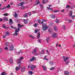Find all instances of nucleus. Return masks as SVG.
<instances>
[{"label": "nucleus", "instance_id": "obj_26", "mask_svg": "<svg viewBox=\"0 0 75 75\" xmlns=\"http://www.w3.org/2000/svg\"><path fill=\"white\" fill-rule=\"evenodd\" d=\"M23 16L24 17H27V16H28V14H27V13H25L23 15Z\"/></svg>", "mask_w": 75, "mask_h": 75}, {"label": "nucleus", "instance_id": "obj_42", "mask_svg": "<svg viewBox=\"0 0 75 75\" xmlns=\"http://www.w3.org/2000/svg\"><path fill=\"white\" fill-rule=\"evenodd\" d=\"M3 52V49L1 48H0V53H1Z\"/></svg>", "mask_w": 75, "mask_h": 75}, {"label": "nucleus", "instance_id": "obj_37", "mask_svg": "<svg viewBox=\"0 0 75 75\" xmlns=\"http://www.w3.org/2000/svg\"><path fill=\"white\" fill-rule=\"evenodd\" d=\"M33 51L34 53H35V52H36L37 51V49H33Z\"/></svg>", "mask_w": 75, "mask_h": 75}, {"label": "nucleus", "instance_id": "obj_22", "mask_svg": "<svg viewBox=\"0 0 75 75\" xmlns=\"http://www.w3.org/2000/svg\"><path fill=\"white\" fill-rule=\"evenodd\" d=\"M5 45L6 46L8 47V46H9V43H8V42H6L5 43Z\"/></svg>", "mask_w": 75, "mask_h": 75}, {"label": "nucleus", "instance_id": "obj_24", "mask_svg": "<svg viewBox=\"0 0 75 75\" xmlns=\"http://www.w3.org/2000/svg\"><path fill=\"white\" fill-rule=\"evenodd\" d=\"M38 31H40V30L39 29H37L35 30L34 33H37Z\"/></svg>", "mask_w": 75, "mask_h": 75}, {"label": "nucleus", "instance_id": "obj_59", "mask_svg": "<svg viewBox=\"0 0 75 75\" xmlns=\"http://www.w3.org/2000/svg\"><path fill=\"white\" fill-rule=\"evenodd\" d=\"M65 21H68V18H65Z\"/></svg>", "mask_w": 75, "mask_h": 75}, {"label": "nucleus", "instance_id": "obj_52", "mask_svg": "<svg viewBox=\"0 0 75 75\" xmlns=\"http://www.w3.org/2000/svg\"><path fill=\"white\" fill-rule=\"evenodd\" d=\"M3 28H6V27L5 26V25H3Z\"/></svg>", "mask_w": 75, "mask_h": 75}, {"label": "nucleus", "instance_id": "obj_29", "mask_svg": "<svg viewBox=\"0 0 75 75\" xmlns=\"http://www.w3.org/2000/svg\"><path fill=\"white\" fill-rule=\"evenodd\" d=\"M9 32L8 31L6 32V33H5V35L6 36H7V35H9Z\"/></svg>", "mask_w": 75, "mask_h": 75}, {"label": "nucleus", "instance_id": "obj_41", "mask_svg": "<svg viewBox=\"0 0 75 75\" xmlns=\"http://www.w3.org/2000/svg\"><path fill=\"white\" fill-rule=\"evenodd\" d=\"M50 66L52 65H53V62H50Z\"/></svg>", "mask_w": 75, "mask_h": 75}, {"label": "nucleus", "instance_id": "obj_2", "mask_svg": "<svg viewBox=\"0 0 75 75\" xmlns=\"http://www.w3.org/2000/svg\"><path fill=\"white\" fill-rule=\"evenodd\" d=\"M20 31V29H19V28H18V30L17 29H16L15 30V33L13 34V35H14L15 36H17L18 35V32Z\"/></svg>", "mask_w": 75, "mask_h": 75}, {"label": "nucleus", "instance_id": "obj_30", "mask_svg": "<svg viewBox=\"0 0 75 75\" xmlns=\"http://www.w3.org/2000/svg\"><path fill=\"white\" fill-rule=\"evenodd\" d=\"M47 8L48 9V10H50V11H52V8H48V7H47Z\"/></svg>", "mask_w": 75, "mask_h": 75}, {"label": "nucleus", "instance_id": "obj_25", "mask_svg": "<svg viewBox=\"0 0 75 75\" xmlns=\"http://www.w3.org/2000/svg\"><path fill=\"white\" fill-rule=\"evenodd\" d=\"M69 59V57H67L66 58L64 59V62H66L67 61V60Z\"/></svg>", "mask_w": 75, "mask_h": 75}, {"label": "nucleus", "instance_id": "obj_28", "mask_svg": "<svg viewBox=\"0 0 75 75\" xmlns=\"http://www.w3.org/2000/svg\"><path fill=\"white\" fill-rule=\"evenodd\" d=\"M17 13L15 12V14L14 15V17H17Z\"/></svg>", "mask_w": 75, "mask_h": 75}, {"label": "nucleus", "instance_id": "obj_31", "mask_svg": "<svg viewBox=\"0 0 75 75\" xmlns=\"http://www.w3.org/2000/svg\"><path fill=\"white\" fill-rule=\"evenodd\" d=\"M10 63H11V64H12L13 62V59H11V58H10Z\"/></svg>", "mask_w": 75, "mask_h": 75}, {"label": "nucleus", "instance_id": "obj_34", "mask_svg": "<svg viewBox=\"0 0 75 75\" xmlns=\"http://www.w3.org/2000/svg\"><path fill=\"white\" fill-rule=\"evenodd\" d=\"M46 41L47 42H49V39L48 38H46Z\"/></svg>", "mask_w": 75, "mask_h": 75}, {"label": "nucleus", "instance_id": "obj_57", "mask_svg": "<svg viewBox=\"0 0 75 75\" xmlns=\"http://www.w3.org/2000/svg\"><path fill=\"white\" fill-rule=\"evenodd\" d=\"M6 36H7L6 35H4L3 36V38H6Z\"/></svg>", "mask_w": 75, "mask_h": 75}, {"label": "nucleus", "instance_id": "obj_45", "mask_svg": "<svg viewBox=\"0 0 75 75\" xmlns=\"http://www.w3.org/2000/svg\"><path fill=\"white\" fill-rule=\"evenodd\" d=\"M75 17V15L71 16V18H72V19H74V18Z\"/></svg>", "mask_w": 75, "mask_h": 75}, {"label": "nucleus", "instance_id": "obj_20", "mask_svg": "<svg viewBox=\"0 0 75 75\" xmlns=\"http://www.w3.org/2000/svg\"><path fill=\"white\" fill-rule=\"evenodd\" d=\"M11 27L12 29H15V30H16V29H17V28H16V27L13 26L12 25L11 26Z\"/></svg>", "mask_w": 75, "mask_h": 75}, {"label": "nucleus", "instance_id": "obj_9", "mask_svg": "<svg viewBox=\"0 0 75 75\" xmlns=\"http://www.w3.org/2000/svg\"><path fill=\"white\" fill-rule=\"evenodd\" d=\"M43 29L42 30H43L44 31H45L46 30H47V27H46V26H45V25H43Z\"/></svg>", "mask_w": 75, "mask_h": 75}, {"label": "nucleus", "instance_id": "obj_33", "mask_svg": "<svg viewBox=\"0 0 75 75\" xmlns=\"http://www.w3.org/2000/svg\"><path fill=\"white\" fill-rule=\"evenodd\" d=\"M66 8H70V5H67L66 6Z\"/></svg>", "mask_w": 75, "mask_h": 75}, {"label": "nucleus", "instance_id": "obj_38", "mask_svg": "<svg viewBox=\"0 0 75 75\" xmlns=\"http://www.w3.org/2000/svg\"><path fill=\"white\" fill-rule=\"evenodd\" d=\"M29 37H31L32 38H34V37L32 36L31 35H29Z\"/></svg>", "mask_w": 75, "mask_h": 75}, {"label": "nucleus", "instance_id": "obj_63", "mask_svg": "<svg viewBox=\"0 0 75 75\" xmlns=\"http://www.w3.org/2000/svg\"><path fill=\"white\" fill-rule=\"evenodd\" d=\"M28 14L29 16H30L31 15V13H29Z\"/></svg>", "mask_w": 75, "mask_h": 75}, {"label": "nucleus", "instance_id": "obj_13", "mask_svg": "<svg viewBox=\"0 0 75 75\" xmlns=\"http://www.w3.org/2000/svg\"><path fill=\"white\" fill-rule=\"evenodd\" d=\"M13 23V20H12L11 19H10L9 23L10 24V25H11Z\"/></svg>", "mask_w": 75, "mask_h": 75}, {"label": "nucleus", "instance_id": "obj_62", "mask_svg": "<svg viewBox=\"0 0 75 75\" xmlns=\"http://www.w3.org/2000/svg\"><path fill=\"white\" fill-rule=\"evenodd\" d=\"M71 22H72V20H70L69 21V23H71Z\"/></svg>", "mask_w": 75, "mask_h": 75}, {"label": "nucleus", "instance_id": "obj_61", "mask_svg": "<svg viewBox=\"0 0 75 75\" xmlns=\"http://www.w3.org/2000/svg\"><path fill=\"white\" fill-rule=\"evenodd\" d=\"M42 21L43 22H46V20L42 19Z\"/></svg>", "mask_w": 75, "mask_h": 75}, {"label": "nucleus", "instance_id": "obj_36", "mask_svg": "<svg viewBox=\"0 0 75 75\" xmlns=\"http://www.w3.org/2000/svg\"><path fill=\"white\" fill-rule=\"evenodd\" d=\"M4 50H8V47H7L6 46L4 48Z\"/></svg>", "mask_w": 75, "mask_h": 75}, {"label": "nucleus", "instance_id": "obj_51", "mask_svg": "<svg viewBox=\"0 0 75 75\" xmlns=\"http://www.w3.org/2000/svg\"><path fill=\"white\" fill-rule=\"evenodd\" d=\"M40 1H38V2L37 3V5H38V4H40Z\"/></svg>", "mask_w": 75, "mask_h": 75}, {"label": "nucleus", "instance_id": "obj_47", "mask_svg": "<svg viewBox=\"0 0 75 75\" xmlns=\"http://www.w3.org/2000/svg\"><path fill=\"white\" fill-rule=\"evenodd\" d=\"M6 8H7V7L4 6L3 8L1 9V10H4V9H6Z\"/></svg>", "mask_w": 75, "mask_h": 75}, {"label": "nucleus", "instance_id": "obj_54", "mask_svg": "<svg viewBox=\"0 0 75 75\" xmlns=\"http://www.w3.org/2000/svg\"><path fill=\"white\" fill-rule=\"evenodd\" d=\"M30 67H31V65L29 64V65H28V69L30 68Z\"/></svg>", "mask_w": 75, "mask_h": 75}, {"label": "nucleus", "instance_id": "obj_64", "mask_svg": "<svg viewBox=\"0 0 75 75\" xmlns=\"http://www.w3.org/2000/svg\"><path fill=\"white\" fill-rule=\"evenodd\" d=\"M14 75V74H13V73H11V74H10V75Z\"/></svg>", "mask_w": 75, "mask_h": 75}, {"label": "nucleus", "instance_id": "obj_5", "mask_svg": "<svg viewBox=\"0 0 75 75\" xmlns=\"http://www.w3.org/2000/svg\"><path fill=\"white\" fill-rule=\"evenodd\" d=\"M38 23H39L40 24H42V25H45V24L44 23V22H41V21L40 20H38Z\"/></svg>", "mask_w": 75, "mask_h": 75}, {"label": "nucleus", "instance_id": "obj_27", "mask_svg": "<svg viewBox=\"0 0 75 75\" xmlns=\"http://www.w3.org/2000/svg\"><path fill=\"white\" fill-rule=\"evenodd\" d=\"M62 28L64 30H66V27H65V25H63L62 26Z\"/></svg>", "mask_w": 75, "mask_h": 75}, {"label": "nucleus", "instance_id": "obj_1", "mask_svg": "<svg viewBox=\"0 0 75 75\" xmlns=\"http://www.w3.org/2000/svg\"><path fill=\"white\" fill-rule=\"evenodd\" d=\"M24 59L23 57H20L19 59H18L17 63L18 64H21V60H22V59Z\"/></svg>", "mask_w": 75, "mask_h": 75}, {"label": "nucleus", "instance_id": "obj_43", "mask_svg": "<svg viewBox=\"0 0 75 75\" xmlns=\"http://www.w3.org/2000/svg\"><path fill=\"white\" fill-rule=\"evenodd\" d=\"M33 26L35 27H37V23H35V24L33 25Z\"/></svg>", "mask_w": 75, "mask_h": 75}, {"label": "nucleus", "instance_id": "obj_35", "mask_svg": "<svg viewBox=\"0 0 75 75\" xmlns=\"http://www.w3.org/2000/svg\"><path fill=\"white\" fill-rule=\"evenodd\" d=\"M4 16H8V14L7 13H5L3 14Z\"/></svg>", "mask_w": 75, "mask_h": 75}, {"label": "nucleus", "instance_id": "obj_23", "mask_svg": "<svg viewBox=\"0 0 75 75\" xmlns=\"http://www.w3.org/2000/svg\"><path fill=\"white\" fill-rule=\"evenodd\" d=\"M37 37L38 38H39L40 37V33L38 32V34Z\"/></svg>", "mask_w": 75, "mask_h": 75}, {"label": "nucleus", "instance_id": "obj_60", "mask_svg": "<svg viewBox=\"0 0 75 75\" xmlns=\"http://www.w3.org/2000/svg\"><path fill=\"white\" fill-rule=\"evenodd\" d=\"M42 3L43 4H44V3H45V1H42Z\"/></svg>", "mask_w": 75, "mask_h": 75}, {"label": "nucleus", "instance_id": "obj_14", "mask_svg": "<svg viewBox=\"0 0 75 75\" xmlns=\"http://www.w3.org/2000/svg\"><path fill=\"white\" fill-rule=\"evenodd\" d=\"M42 68H43L44 71H47V67L46 66H42Z\"/></svg>", "mask_w": 75, "mask_h": 75}, {"label": "nucleus", "instance_id": "obj_16", "mask_svg": "<svg viewBox=\"0 0 75 75\" xmlns=\"http://www.w3.org/2000/svg\"><path fill=\"white\" fill-rule=\"evenodd\" d=\"M24 3H25V2H21V3H19V4H20V5H19V6H23V5H24Z\"/></svg>", "mask_w": 75, "mask_h": 75}, {"label": "nucleus", "instance_id": "obj_46", "mask_svg": "<svg viewBox=\"0 0 75 75\" xmlns=\"http://www.w3.org/2000/svg\"><path fill=\"white\" fill-rule=\"evenodd\" d=\"M54 67H53L52 68L50 69V70L51 71H52V70H53V69H54Z\"/></svg>", "mask_w": 75, "mask_h": 75}, {"label": "nucleus", "instance_id": "obj_40", "mask_svg": "<svg viewBox=\"0 0 75 75\" xmlns=\"http://www.w3.org/2000/svg\"><path fill=\"white\" fill-rule=\"evenodd\" d=\"M24 8H25V6H22L21 7V10H23V9H24Z\"/></svg>", "mask_w": 75, "mask_h": 75}, {"label": "nucleus", "instance_id": "obj_19", "mask_svg": "<svg viewBox=\"0 0 75 75\" xmlns=\"http://www.w3.org/2000/svg\"><path fill=\"white\" fill-rule=\"evenodd\" d=\"M53 13H58L59 11V10H54L52 11Z\"/></svg>", "mask_w": 75, "mask_h": 75}, {"label": "nucleus", "instance_id": "obj_6", "mask_svg": "<svg viewBox=\"0 0 75 75\" xmlns=\"http://www.w3.org/2000/svg\"><path fill=\"white\" fill-rule=\"evenodd\" d=\"M35 60H36V58H35V57H33L32 59H30L29 61L30 62H33V61H35Z\"/></svg>", "mask_w": 75, "mask_h": 75}, {"label": "nucleus", "instance_id": "obj_48", "mask_svg": "<svg viewBox=\"0 0 75 75\" xmlns=\"http://www.w3.org/2000/svg\"><path fill=\"white\" fill-rule=\"evenodd\" d=\"M5 73V72L4 71H3L1 74V75H4V74Z\"/></svg>", "mask_w": 75, "mask_h": 75}, {"label": "nucleus", "instance_id": "obj_17", "mask_svg": "<svg viewBox=\"0 0 75 75\" xmlns=\"http://www.w3.org/2000/svg\"><path fill=\"white\" fill-rule=\"evenodd\" d=\"M72 16V11H70V14H69V16L70 17H71Z\"/></svg>", "mask_w": 75, "mask_h": 75}, {"label": "nucleus", "instance_id": "obj_12", "mask_svg": "<svg viewBox=\"0 0 75 75\" xmlns=\"http://www.w3.org/2000/svg\"><path fill=\"white\" fill-rule=\"evenodd\" d=\"M57 37V34H56V33H54L52 35V37H53V38H55Z\"/></svg>", "mask_w": 75, "mask_h": 75}, {"label": "nucleus", "instance_id": "obj_7", "mask_svg": "<svg viewBox=\"0 0 75 75\" xmlns=\"http://www.w3.org/2000/svg\"><path fill=\"white\" fill-rule=\"evenodd\" d=\"M21 71L22 72H24L25 71V67H22Z\"/></svg>", "mask_w": 75, "mask_h": 75}, {"label": "nucleus", "instance_id": "obj_21", "mask_svg": "<svg viewBox=\"0 0 75 75\" xmlns=\"http://www.w3.org/2000/svg\"><path fill=\"white\" fill-rule=\"evenodd\" d=\"M50 17L51 18H55V15H50Z\"/></svg>", "mask_w": 75, "mask_h": 75}, {"label": "nucleus", "instance_id": "obj_3", "mask_svg": "<svg viewBox=\"0 0 75 75\" xmlns=\"http://www.w3.org/2000/svg\"><path fill=\"white\" fill-rule=\"evenodd\" d=\"M9 48L10 51H13L14 50V46L13 45H11L9 47Z\"/></svg>", "mask_w": 75, "mask_h": 75}, {"label": "nucleus", "instance_id": "obj_53", "mask_svg": "<svg viewBox=\"0 0 75 75\" xmlns=\"http://www.w3.org/2000/svg\"><path fill=\"white\" fill-rule=\"evenodd\" d=\"M57 21H55L56 23H58L59 21V20H58L57 19H56Z\"/></svg>", "mask_w": 75, "mask_h": 75}, {"label": "nucleus", "instance_id": "obj_32", "mask_svg": "<svg viewBox=\"0 0 75 75\" xmlns=\"http://www.w3.org/2000/svg\"><path fill=\"white\" fill-rule=\"evenodd\" d=\"M54 28L55 31H57V28L55 26H54Z\"/></svg>", "mask_w": 75, "mask_h": 75}, {"label": "nucleus", "instance_id": "obj_18", "mask_svg": "<svg viewBox=\"0 0 75 75\" xmlns=\"http://www.w3.org/2000/svg\"><path fill=\"white\" fill-rule=\"evenodd\" d=\"M64 74L66 75H69V72L65 71H64Z\"/></svg>", "mask_w": 75, "mask_h": 75}, {"label": "nucleus", "instance_id": "obj_10", "mask_svg": "<svg viewBox=\"0 0 75 75\" xmlns=\"http://www.w3.org/2000/svg\"><path fill=\"white\" fill-rule=\"evenodd\" d=\"M28 19H23V22L25 24H27L28 23Z\"/></svg>", "mask_w": 75, "mask_h": 75}, {"label": "nucleus", "instance_id": "obj_39", "mask_svg": "<svg viewBox=\"0 0 75 75\" xmlns=\"http://www.w3.org/2000/svg\"><path fill=\"white\" fill-rule=\"evenodd\" d=\"M32 74H33V71H29V75H32Z\"/></svg>", "mask_w": 75, "mask_h": 75}, {"label": "nucleus", "instance_id": "obj_44", "mask_svg": "<svg viewBox=\"0 0 75 75\" xmlns=\"http://www.w3.org/2000/svg\"><path fill=\"white\" fill-rule=\"evenodd\" d=\"M39 6L41 7L42 8V9H43V6L41 4H40Z\"/></svg>", "mask_w": 75, "mask_h": 75}, {"label": "nucleus", "instance_id": "obj_55", "mask_svg": "<svg viewBox=\"0 0 75 75\" xmlns=\"http://www.w3.org/2000/svg\"><path fill=\"white\" fill-rule=\"evenodd\" d=\"M69 62L68 61H67V62L66 63V65H67V64H68Z\"/></svg>", "mask_w": 75, "mask_h": 75}, {"label": "nucleus", "instance_id": "obj_4", "mask_svg": "<svg viewBox=\"0 0 75 75\" xmlns=\"http://www.w3.org/2000/svg\"><path fill=\"white\" fill-rule=\"evenodd\" d=\"M21 66V64H19V66L17 67L16 68V71H17L18 70H19L20 69V67Z\"/></svg>", "mask_w": 75, "mask_h": 75}, {"label": "nucleus", "instance_id": "obj_11", "mask_svg": "<svg viewBox=\"0 0 75 75\" xmlns=\"http://www.w3.org/2000/svg\"><path fill=\"white\" fill-rule=\"evenodd\" d=\"M35 68H36V66H35L34 65H33L31 66L30 69L31 70H34V69Z\"/></svg>", "mask_w": 75, "mask_h": 75}, {"label": "nucleus", "instance_id": "obj_15", "mask_svg": "<svg viewBox=\"0 0 75 75\" xmlns=\"http://www.w3.org/2000/svg\"><path fill=\"white\" fill-rule=\"evenodd\" d=\"M3 20L4 21H8V18H7L6 17H4L3 18Z\"/></svg>", "mask_w": 75, "mask_h": 75}, {"label": "nucleus", "instance_id": "obj_50", "mask_svg": "<svg viewBox=\"0 0 75 75\" xmlns=\"http://www.w3.org/2000/svg\"><path fill=\"white\" fill-rule=\"evenodd\" d=\"M49 32H51L52 31V29H49Z\"/></svg>", "mask_w": 75, "mask_h": 75}, {"label": "nucleus", "instance_id": "obj_8", "mask_svg": "<svg viewBox=\"0 0 75 75\" xmlns=\"http://www.w3.org/2000/svg\"><path fill=\"white\" fill-rule=\"evenodd\" d=\"M23 25H21V24H20V23H19L18 25V28L19 29V30H20V28H21V27H23Z\"/></svg>", "mask_w": 75, "mask_h": 75}, {"label": "nucleus", "instance_id": "obj_56", "mask_svg": "<svg viewBox=\"0 0 75 75\" xmlns=\"http://www.w3.org/2000/svg\"><path fill=\"white\" fill-rule=\"evenodd\" d=\"M38 42H39V43H41V40L39 39L38 40Z\"/></svg>", "mask_w": 75, "mask_h": 75}, {"label": "nucleus", "instance_id": "obj_58", "mask_svg": "<svg viewBox=\"0 0 75 75\" xmlns=\"http://www.w3.org/2000/svg\"><path fill=\"white\" fill-rule=\"evenodd\" d=\"M9 7H10V5H8V6H7L6 7V8H9Z\"/></svg>", "mask_w": 75, "mask_h": 75}, {"label": "nucleus", "instance_id": "obj_49", "mask_svg": "<svg viewBox=\"0 0 75 75\" xmlns=\"http://www.w3.org/2000/svg\"><path fill=\"white\" fill-rule=\"evenodd\" d=\"M23 53L21 51V50H20V52H17V54H20V53Z\"/></svg>", "mask_w": 75, "mask_h": 75}]
</instances>
